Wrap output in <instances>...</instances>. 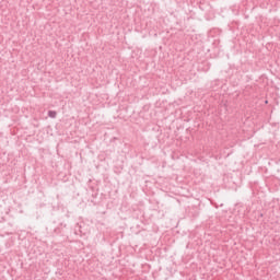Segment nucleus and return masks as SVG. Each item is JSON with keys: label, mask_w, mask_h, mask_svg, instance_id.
<instances>
[{"label": "nucleus", "mask_w": 280, "mask_h": 280, "mask_svg": "<svg viewBox=\"0 0 280 280\" xmlns=\"http://www.w3.org/2000/svg\"><path fill=\"white\" fill-rule=\"evenodd\" d=\"M48 115H49V117H52V118H54V117H56V112H49Z\"/></svg>", "instance_id": "f257e3e1"}]
</instances>
